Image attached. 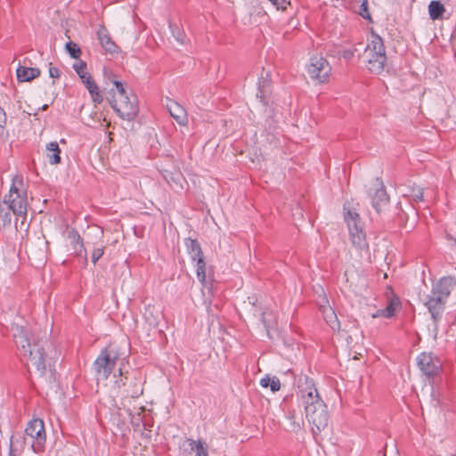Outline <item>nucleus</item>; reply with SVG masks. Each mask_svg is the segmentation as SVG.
Listing matches in <instances>:
<instances>
[{
  "label": "nucleus",
  "mask_w": 456,
  "mask_h": 456,
  "mask_svg": "<svg viewBox=\"0 0 456 456\" xmlns=\"http://www.w3.org/2000/svg\"><path fill=\"white\" fill-rule=\"evenodd\" d=\"M11 331L20 355L27 361L28 371L30 372L31 365L38 377L43 378L47 366L51 368V361L57 358V350L46 339H40L31 344L28 338L29 331L22 324L12 323Z\"/></svg>",
  "instance_id": "nucleus-1"
},
{
  "label": "nucleus",
  "mask_w": 456,
  "mask_h": 456,
  "mask_svg": "<svg viewBox=\"0 0 456 456\" xmlns=\"http://www.w3.org/2000/svg\"><path fill=\"white\" fill-rule=\"evenodd\" d=\"M455 285L456 281L452 277H443L433 285L430 293L427 296L424 304L435 325L442 320L446 300Z\"/></svg>",
  "instance_id": "nucleus-2"
},
{
  "label": "nucleus",
  "mask_w": 456,
  "mask_h": 456,
  "mask_svg": "<svg viewBox=\"0 0 456 456\" xmlns=\"http://www.w3.org/2000/svg\"><path fill=\"white\" fill-rule=\"evenodd\" d=\"M114 87L110 89V104L116 113L124 120L134 119L138 112V101L134 94L128 95L124 84L113 80Z\"/></svg>",
  "instance_id": "nucleus-3"
},
{
  "label": "nucleus",
  "mask_w": 456,
  "mask_h": 456,
  "mask_svg": "<svg viewBox=\"0 0 456 456\" xmlns=\"http://www.w3.org/2000/svg\"><path fill=\"white\" fill-rule=\"evenodd\" d=\"M3 202H5L13 215L17 216L15 223L17 227L19 217L26 218L28 206L27 190L22 176H13L9 193L4 197Z\"/></svg>",
  "instance_id": "nucleus-4"
},
{
  "label": "nucleus",
  "mask_w": 456,
  "mask_h": 456,
  "mask_svg": "<svg viewBox=\"0 0 456 456\" xmlns=\"http://www.w3.org/2000/svg\"><path fill=\"white\" fill-rule=\"evenodd\" d=\"M368 69L375 74H380L387 63L386 48L382 37L373 29L365 48Z\"/></svg>",
  "instance_id": "nucleus-5"
},
{
  "label": "nucleus",
  "mask_w": 456,
  "mask_h": 456,
  "mask_svg": "<svg viewBox=\"0 0 456 456\" xmlns=\"http://www.w3.org/2000/svg\"><path fill=\"white\" fill-rule=\"evenodd\" d=\"M118 349L113 345L102 348L93 363L97 380H106L121 360Z\"/></svg>",
  "instance_id": "nucleus-6"
},
{
  "label": "nucleus",
  "mask_w": 456,
  "mask_h": 456,
  "mask_svg": "<svg viewBox=\"0 0 456 456\" xmlns=\"http://www.w3.org/2000/svg\"><path fill=\"white\" fill-rule=\"evenodd\" d=\"M344 220L347 224L350 240L353 246L359 249H368L369 244L366 239V233L363 230V223L361 220L359 214L347 208L346 205H344Z\"/></svg>",
  "instance_id": "nucleus-7"
},
{
  "label": "nucleus",
  "mask_w": 456,
  "mask_h": 456,
  "mask_svg": "<svg viewBox=\"0 0 456 456\" xmlns=\"http://www.w3.org/2000/svg\"><path fill=\"white\" fill-rule=\"evenodd\" d=\"M305 412L314 436L328 428L330 416L327 405L322 399H315V402L305 405Z\"/></svg>",
  "instance_id": "nucleus-8"
},
{
  "label": "nucleus",
  "mask_w": 456,
  "mask_h": 456,
  "mask_svg": "<svg viewBox=\"0 0 456 456\" xmlns=\"http://www.w3.org/2000/svg\"><path fill=\"white\" fill-rule=\"evenodd\" d=\"M25 436L29 440V447L34 452H40L45 447L46 434L41 419H31L26 428Z\"/></svg>",
  "instance_id": "nucleus-9"
},
{
  "label": "nucleus",
  "mask_w": 456,
  "mask_h": 456,
  "mask_svg": "<svg viewBox=\"0 0 456 456\" xmlns=\"http://www.w3.org/2000/svg\"><path fill=\"white\" fill-rule=\"evenodd\" d=\"M184 245L193 262H196V274L202 284H206V263L201 247L197 240L186 238Z\"/></svg>",
  "instance_id": "nucleus-10"
},
{
  "label": "nucleus",
  "mask_w": 456,
  "mask_h": 456,
  "mask_svg": "<svg viewBox=\"0 0 456 456\" xmlns=\"http://www.w3.org/2000/svg\"><path fill=\"white\" fill-rule=\"evenodd\" d=\"M372 208L380 214L384 212L389 205V196L387 195L383 183L377 178L368 191Z\"/></svg>",
  "instance_id": "nucleus-11"
},
{
  "label": "nucleus",
  "mask_w": 456,
  "mask_h": 456,
  "mask_svg": "<svg viewBox=\"0 0 456 456\" xmlns=\"http://www.w3.org/2000/svg\"><path fill=\"white\" fill-rule=\"evenodd\" d=\"M307 71L313 80L318 83H324L330 75L331 67L325 58L314 56L310 60Z\"/></svg>",
  "instance_id": "nucleus-12"
},
{
  "label": "nucleus",
  "mask_w": 456,
  "mask_h": 456,
  "mask_svg": "<svg viewBox=\"0 0 456 456\" xmlns=\"http://www.w3.org/2000/svg\"><path fill=\"white\" fill-rule=\"evenodd\" d=\"M416 362L419 370L428 378L438 375L442 369L440 360L433 353L422 352L417 356Z\"/></svg>",
  "instance_id": "nucleus-13"
},
{
  "label": "nucleus",
  "mask_w": 456,
  "mask_h": 456,
  "mask_svg": "<svg viewBox=\"0 0 456 456\" xmlns=\"http://www.w3.org/2000/svg\"><path fill=\"white\" fill-rule=\"evenodd\" d=\"M86 63L80 61L77 63H74L73 69L76 70L79 77L82 79L86 89L89 91L92 100L94 103H101L103 100L100 94L99 87L92 78V76L86 71Z\"/></svg>",
  "instance_id": "nucleus-14"
},
{
  "label": "nucleus",
  "mask_w": 456,
  "mask_h": 456,
  "mask_svg": "<svg viewBox=\"0 0 456 456\" xmlns=\"http://www.w3.org/2000/svg\"><path fill=\"white\" fill-rule=\"evenodd\" d=\"M297 388L304 406L315 402V399H321L314 383L307 376H300L297 381Z\"/></svg>",
  "instance_id": "nucleus-15"
},
{
  "label": "nucleus",
  "mask_w": 456,
  "mask_h": 456,
  "mask_svg": "<svg viewBox=\"0 0 456 456\" xmlns=\"http://www.w3.org/2000/svg\"><path fill=\"white\" fill-rule=\"evenodd\" d=\"M297 388L304 406L315 402V399H321L314 383L307 376H300L297 381Z\"/></svg>",
  "instance_id": "nucleus-16"
},
{
  "label": "nucleus",
  "mask_w": 456,
  "mask_h": 456,
  "mask_svg": "<svg viewBox=\"0 0 456 456\" xmlns=\"http://www.w3.org/2000/svg\"><path fill=\"white\" fill-rule=\"evenodd\" d=\"M98 39L102 47L111 54L118 52V46L110 38L107 29L103 27L100 28L97 31Z\"/></svg>",
  "instance_id": "nucleus-17"
},
{
  "label": "nucleus",
  "mask_w": 456,
  "mask_h": 456,
  "mask_svg": "<svg viewBox=\"0 0 456 456\" xmlns=\"http://www.w3.org/2000/svg\"><path fill=\"white\" fill-rule=\"evenodd\" d=\"M26 445L29 446V440L25 436L13 435L10 439V454H15L20 456L24 451Z\"/></svg>",
  "instance_id": "nucleus-18"
},
{
  "label": "nucleus",
  "mask_w": 456,
  "mask_h": 456,
  "mask_svg": "<svg viewBox=\"0 0 456 456\" xmlns=\"http://www.w3.org/2000/svg\"><path fill=\"white\" fill-rule=\"evenodd\" d=\"M40 69L19 65L16 69L17 79L20 82H28L40 76Z\"/></svg>",
  "instance_id": "nucleus-19"
},
{
  "label": "nucleus",
  "mask_w": 456,
  "mask_h": 456,
  "mask_svg": "<svg viewBox=\"0 0 456 456\" xmlns=\"http://www.w3.org/2000/svg\"><path fill=\"white\" fill-rule=\"evenodd\" d=\"M167 110L175 121L179 125H185L187 123V113L183 106L176 102H170L167 104Z\"/></svg>",
  "instance_id": "nucleus-20"
},
{
  "label": "nucleus",
  "mask_w": 456,
  "mask_h": 456,
  "mask_svg": "<svg viewBox=\"0 0 456 456\" xmlns=\"http://www.w3.org/2000/svg\"><path fill=\"white\" fill-rule=\"evenodd\" d=\"M403 194L410 198L413 202L424 200V189L415 183L404 185Z\"/></svg>",
  "instance_id": "nucleus-21"
},
{
  "label": "nucleus",
  "mask_w": 456,
  "mask_h": 456,
  "mask_svg": "<svg viewBox=\"0 0 456 456\" xmlns=\"http://www.w3.org/2000/svg\"><path fill=\"white\" fill-rule=\"evenodd\" d=\"M46 157L51 165L61 163V149L57 142H51L46 145Z\"/></svg>",
  "instance_id": "nucleus-22"
},
{
  "label": "nucleus",
  "mask_w": 456,
  "mask_h": 456,
  "mask_svg": "<svg viewBox=\"0 0 456 456\" xmlns=\"http://www.w3.org/2000/svg\"><path fill=\"white\" fill-rule=\"evenodd\" d=\"M445 8L440 1H431L428 4V13L433 20L442 18Z\"/></svg>",
  "instance_id": "nucleus-23"
},
{
  "label": "nucleus",
  "mask_w": 456,
  "mask_h": 456,
  "mask_svg": "<svg viewBox=\"0 0 456 456\" xmlns=\"http://www.w3.org/2000/svg\"><path fill=\"white\" fill-rule=\"evenodd\" d=\"M12 209L6 205L5 202H0V226L7 227L12 223Z\"/></svg>",
  "instance_id": "nucleus-24"
},
{
  "label": "nucleus",
  "mask_w": 456,
  "mask_h": 456,
  "mask_svg": "<svg viewBox=\"0 0 456 456\" xmlns=\"http://www.w3.org/2000/svg\"><path fill=\"white\" fill-rule=\"evenodd\" d=\"M261 321L266 330V331L269 333V330L271 329H273L276 325V316L273 311L266 309L262 313V318Z\"/></svg>",
  "instance_id": "nucleus-25"
},
{
  "label": "nucleus",
  "mask_w": 456,
  "mask_h": 456,
  "mask_svg": "<svg viewBox=\"0 0 456 456\" xmlns=\"http://www.w3.org/2000/svg\"><path fill=\"white\" fill-rule=\"evenodd\" d=\"M191 450L195 452V456H208V447L201 440H189Z\"/></svg>",
  "instance_id": "nucleus-26"
},
{
  "label": "nucleus",
  "mask_w": 456,
  "mask_h": 456,
  "mask_svg": "<svg viewBox=\"0 0 456 456\" xmlns=\"http://www.w3.org/2000/svg\"><path fill=\"white\" fill-rule=\"evenodd\" d=\"M69 238L71 240V243L75 250H77V248L80 249V251L84 250L85 258L86 259V251L84 248L83 240L78 234V232L76 230L72 229L71 231L69 232Z\"/></svg>",
  "instance_id": "nucleus-27"
},
{
  "label": "nucleus",
  "mask_w": 456,
  "mask_h": 456,
  "mask_svg": "<svg viewBox=\"0 0 456 456\" xmlns=\"http://www.w3.org/2000/svg\"><path fill=\"white\" fill-rule=\"evenodd\" d=\"M260 385L263 387H270V388L273 392H276V391L280 390V388H281V382H280L279 379L276 377L270 378V377L266 376V377L261 379Z\"/></svg>",
  "instance_id": "nucleus-28"
},
{
  "label": "nucleus",
  "mask_w": 456,
  "mask_h": 456,
  "mask_svg": "<svg viewBox=\"0 0 456 456\" xmlns=\"http://www.w3.org/2000/svg\"><path fill=\"white\" fill-rule=\"evenodd\" d=\"M143 393L142 381L140 379H134V382L130 389L127 390V395L132 398H138Z\"/></svg>",
  "instance_id": "nucleus-29"
},
{
  "label": "nucleus",
  "mask_w": 456,
  "mask_h": 456,
  "mask_svg": "<svg viewBox=\"0 0 456 456\" xmlns=\"http://www.w3.org/2000/svg\"><path fill=\"white\" fill-rule=\"evenodd\" d=\"M400 306V301L398 298H392L389 300L385 309V318H391L395 315V311Z\"/></svg>",
  "instance_id": "nucleus-30"
},
{
  "label": "nucleus",
  "mask_w": 456,
  "mask_h": 456,
  "mask_svg": "<svg viewBox=\"0 0 456 456\" xmlns=\"http://www.w3.org/2000/svg\"><path fill=\"white\" fill-rule=\"evenodd\" d=\"M262 81L258 84V93L256 94L257 97L261 98V100L264 102V99L265 98V95L269 92L270 87V80L266 78H264L262 77Z\"/></svg>",
  "instance_id": "nucleus-31"
},
{
  "label": "nucleus",
  "mask_w": 456,
  "mask_h": 456,
  "mask_svg": "<svg viewBox=\"0 0 456 456\" xmlns=\"http://www.w3.org/2000/svg\"><path fill=\"white\" fill-rule=\"evenodd\" d=\"M66 50L68 51L71 58H79L81 50L77 44L73 43L72 41L68 42L66 44Z\"/></svg>",
  "instance_id": "nucleus-32"
},
{
  "label": "nucleus",
  "mask_w": 456,
  "mask_h": 456,
  "mask_svg": "<svg viewBox=\"0 0 456 456\" xmlns=\"http://www.w3.org/2000/svg\"><path fill=\"white\" fill-rule=\"evenodd\" d=\"M288 419L290 420L289 430L292 432H297L300 429V423L296 420L295 411H289Z\"/></svg>",
  "instance_id": "nucleus-33"
},
{
  "label": "nucleus",
  "mask_w": 456,
  "mask_h": 456,
  "mask_svg": "<svg viewBox=\"0 0 456 456\" xmlns=\"http://www.w3.org/2000/svg\"><path fill=\"white\" fill-rule=\"evenodd\" d=\"M359 14L365 20H371V17L369 12V9H368V1L367 0H363L362 4L360 5Z\"/></svg>",
  "instance_id": "nucleus-34"
},
{
  "label": "nucleus",
  "mask_w": 456,
  "mask_h": 456,
  "mask_svg": "<svg viewBox=\"0 0 456 456\" xmlns=\"http://www.w3.org/2000/svg\"><path fill=\"white\" fill-rule=\"evenodd\" d=\"M103 253H104L103 246L94 248V250L92 252V256H91L92 262L94 264H96V262L102 256Z\"/></svg>",
  "instance_id": "nucleus-35"
},
{
  "label": "nucleus",
  "mask_w": 456,
  "mask_h": 456,
  "mask_svg": "<svg viewBox=\"0 0 456 456\" xmlns=\"http://www.w3.org/2000/svg\"><path fill=\"white\" fill-rule=\"evenodd\" d=\"M170 28H172V33L176 41H178L181 44H183L184 35L183 32L179 30V28H174L172 25H170Z\"/></svg>",
  "instance_id": "nucleus-36"
},
{
  "label": "nucleus",
  "mask_w": 456,
  "mask_h": 456,
  "mask_svg": "<svg viewBox=\"0 0 456 456\" xmlns=\"http://www.w3.org/2000/svg\"><path fill=\"white\" fill-rule=\"evenodd\" d=\"M356 49H345L340 52V56L346 61L351 60L355 53Z\"/></svg>",
  "instance_id": "nucleus-37"
},
{
  "label": "nucleus",
  "mask_w": 456,
  "mask_h": 456,
  "mask_svg": "<svg viewBox=\"0 0 456 456\" xmlns=\"http://www.w3.org/2000/svg\"><path fill=\"white\" fill-rule=\"evenodd\" d=\"M277 9L286 10L289 3L286 0H269Z\"/></svg>",
  "instance_id": "nucleus-38"
},
{
  "label": "nucleus",
  "mask_w": 456,
  "mask_h": 456,
  "mask_svg": "<svg viewBox=\"0 0 456 456\" xmlns=\"http://www.w3.org/2000/svg\"><path fill=\"white\" fill-rule=\"evenodd\" d=\"M49 76L52 78H59L61 77L60 69L56 67H53L52 63L49 64Z\"/></svg>",
  "instance_id": "nucleus-39"
},
{
  "label": "nucleus",
  "mask_w": 456,
  "mask_h": 456,
  "mask_svg": "<svg viewBox=\"0 0 456 456\" xmlns=\"http://www.w3.org/2000/svg\"><path fill=\"white\" fill-rule=\"evenodd\" d=\"M6 123V115L2 108H0V127H4Z\"/></svg>",
  "instance_id": "nucleus-40"
},
{
  "label": "nucleus",
  "mask_w": 456,
  "mask_h": 456,
  "mask_svg": "<svg viewBox=\"0 0 456 456\" xmlns=\"http://www.w3.org/2000/svg\"><path fill=\"white\" fill-rule=\"evenodd\" d=\"M385 317V309H379L372 314V318Z\"/></svg>",
  "instance_id": "nucleus-41"
},
{
  "label": "nucleus",
  "mask_w": 456,
  "mask_h": 456,
  "mask_svg": "<svg viewBox=\"0 0 456 456\" xmlns=\"http://www.w3.org/2000/svg\"><path fill=\"white\" fill-rule=\"evenodd\" d=\"M37 244L39 246H44L45 248H48V241L47 240H43L40 238H38V240H37Z\"/></svg>",
  "instance_id": "nucleus-42"
},
{
  "label": "nucleus",
  "mask_w": 456,
  "mask_h": 456,
  "mask_svg": "<svg viewBox=\"0 0 456 456\" xmlns=\"http://www.w3.org/2000/svg\"><path fill=\"white\" fill-rule=\"evenodd\" d=\"M38 256L41 260H44L45 259L46 257V255H45V250H42L40 249V252L38 253Z\"/></svg>",
  "instance_id": "nucleus-43"
},
{
  "label": "nucleus",
  "mask_w": 456,
  "mask_h": 456,
  "mask_svg": "<svg viewBox=\"0 0 456 456\" xmlns=\"http://www.w3.org/2000/svg\"><path fill=\"white\" fill-rule=\"evenodd\" d=\"M118 373H119V375H123V373H122V367L121 366L118 368Z\"/></svg>",
  "instance_id": "nucleus-44"
},
{
  "label": "nucleus",
  "mask_w": 456,
  "mask_h": 456,
  "mask_svg": "<svg viewBox=\"0 0 456 456\" xmlns=\"http://www.w3.org/2000/svg\"><path fill=\"white\" fill-rule=\"evenodd\" d=\"M9 456H18V455H15V454H10V453H9Z\"/></svg>",
  "instance_id": "nucleus-45"
},
{
  "label": "nucleus",
  "mask_w": 456,
  "mask_h": 456,
  "mask_svg": "<svg viewBox=\"0 0 456 456\" xmlns=\"http://www.w3.org/2000/svg\"><path fill=\"white\" fill-rule=\"evenodd\" d=\"M454 244H455V246H456V240H454Z\"/></svg>",
  "instance_id": "nucleus-46"
}]
</instances>
